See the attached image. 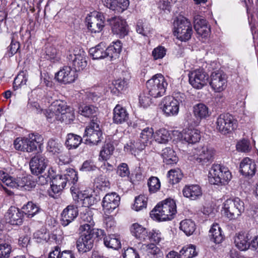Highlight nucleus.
I'll return each mask as SVG.
<instances>
[{
    "label": "nucleus",
    "instance_id": "nucleus-48",
    "mask_svg": "<svg viewBox=\"0 0 258 258\" xmlns=\"http://www.w3.org/2000/svg\"><path fill=\"white\" fill-rule=\"evenodd\" d=\"M114 147L112 144L108 143L105 144L102 148L100 152V157L103 160H107L112 154Z\"/></svg>",
    "mask_w": 258,
    "mask_h": 258
},
{
    "label": "nucleus",
    "instance_id": "nucleus-24",
    "mask_svg": "<svg viewBox=\"0 0 258 258\" xmlns=\"http://www.w3.org/2000/svg\"><path fill=\"white\" fill-rule=\"evenodd\" d=\"M80 223L79 229L89 230L90 227H94V222L93 219L92 211L89 208H84L80 214Z\"/></svg>",
    "mask_w": 258,
    "mask_h": 258
},
{
    "label": "nucleus",
    "instance_id": "nucleus-30",
    "mask_svg": "<svg viewBox=\"0 0 258 258\" xmlns=\"http://www.w3.org/2000/svg\"><path fill=\"white\" fill-rule=\"evenodd\" d=\"M24 215L28 218H32L35 215L43 212L40 206L32 201L28 202L22 207Z\"/></svg>",
    "mask_w": 258,
    "mask_h": 258
},
{
    "label": "nucleus",
    "instance_id": "nucleus-53",
    "mask_svg": "<svg viewBox=\"0 0 258 258\" xmlns=\"http://www.w3.org/2000/svg\"><path fill=\"white\" fill-rule=\"evenodd\" d=\"M75 118L74 111L71 107L67 109L64 113H62V115L58 118L61 121H64L66 124L70 123L73 121Z\"/></svg>",
    "mask_w": 258,
    "mask_h": 258
},
{
    "label": "nucleus",
    "instance_id": "nucleus-51",
    "mask_svg": "<svg viewBox=\"0 0 258 258\" xmlns=\"http://www.w3.org/2000/svg\"><path fill=\"white\" fill-rule=\"evenodd\" d=\"M52 174H50V178H51V183L55 184L56 186L62 187L63 188L66 186L67 180L64 179L62 175H55L54 171L51 169Z\"/></svg>",
    "mask_w": 258,
    "mask_h": 258
},
{
    "label": "nucleus",
    "instance_id": "nucleus-26",
    "mask_svg": "<svg viewBox=\"0 0 258 258\" xmlns=\"http://www.w3.org/2000/svg\"><path fill=\"white\" fill-rule=\"evenodd\" d=\"M255 163L248 158H244L240 164V172L245 176H252L256 170Z\"/></svg>",
    "mask_w": 258,
    "mask_h": 258
},
{
    "label": "nucleus",
    "instance_id": "nucleus-43",
    "mask_svg": "<svg viewBox=\"0 0 258 258\" xmlns=\"http://www.w3.org/2000/svg\"><path fill=\"white\" fill-rule=\"evenodd\" d=\"M97 111L98 108L93 105H83L79 108V112L80 114L87 117H96L95 114Z\"/></svg>",
    "mask_w": 258,
    "mask_h": 258
},
{
    "label": "nucleus",
    "instance_id": "nucleus-41",
    "mask_svg": "<svg viewBox=\"0 0 258 258\" xmlns=\"http://www.w3.org/2000/svg\"><path fill=\"white\" fill-rule=\"evenodd\" d=\"M153 137L156 142L160 144L167 143L170 137L169 132L165 128H160L154 133Z\"/></svg>",
    "mask_w": 258,
    "mask_h": 258
},
{
    "label": "nucleus",
    "instance_id": "nucleus-17",
    "mask_svg": "<svg viewBox=\"0 0 258 258\" xmlns=\"http://www.w3.org/2000/svg\"><path fill=\"white\" fill-rule=\"evenodd\" d=\"M48 160L42 155H37L30 161V168L33 174L38 175L43 172L47 165Z\"/></svg>",
    "mask_w": 258,
    "mask_h": 258
},
{
    "label": "nucleus",
    "instance_id": "nucleus-3",
    "mask_svg": "<svg viewBox=\"0 0 258 258\" xmlns=\"http://www.w3.org/2000/svg\"><path fill=\"white\" fill-rule=\"evenodd\" d=\"M43 140L42 137L38 134H31L28 137L17 138L13 144L17 150L30 153L36 151L37 147L41 148Z\"/></svg>",
    "mask_w": 258,
    "mask_h": 258
},
{
    "label": "nucleus",
    "instance_id": "nucleus-36",
    "mask_svg": "<svg viewBox=\"0 0 258 258\" xmlns=\"http://www.w3.org/2000/svg\"><path fill=\"white\" fill-rule=\"evenodd\" d=\"M209 236L211 240L216 243H220L223 241V235L219 224L214 223L212 225L209 231Z\"/></svg>",
    "mask_w": 258,
    "mask_h": 258
},
{
    "label": "nucleus",
    "instance_id": "nucleus-34",
    "mask_svg": "<svg viewBox=\"0 0 258 258\" xmlns=\"http://www.w3.org/2000/svg\"><path fill=\"white\" fill-rule=\"evenodd\" d=\"M161 156L163 162L168 165L174 164L178 161V157L176 156L175 152L170 147H167L162 150Z\"/></svg>",
    "mask_w": 258,
    "mask_h": 258
},
{
    "label": "nucleus",
    "instance_id": "nucleus-22",
    "mask_svg": "<svg viewBox=\"0 0 258 258\" xmlns=\"http://www.w3.org/2000/svg\"><path fill=\"white\" fill-rule=\"evenodd\" d=\"M162 104V110L166 116H174L178 114L179 106L175 99L170 96L164 98Z\"/></svg>",
    "mask_w": 258,
    "mask_h": 258
},
{
    "label": "nucleus",
    "instance_id": "nucleus-59",
    "mask_svg": "<svg viewBox=\"0 0 258 258\" xmlns=\"http://www.w3.org/2000/svg\"><path fill=\"white\" fill-rule=\"evenodd\" d=\"M87 231H88L89 234L94 241L96 238L101 239L102 238H104L106 236L104 230L100 229L94 228L93 227H90Z\"/></svg>",
    "mask_w": 258,
    "mask_h": 258
},
{
    "label": "nucleus",
    "instance_id": "nucleus-44",
    "mask_svg": "<svg viewBox=\"0 0 258 258\" xmlns=\"http://www.w3.org/2000/svg\"><path fill=\"white\" fill-rule=\"evenodd\" d=\"M46 148L48 152L55 154L61 152L62 147L57 140L50 139L48 141Z\"/></svg>",
    "mask_w": 258,
    "mask_h": 258
},
{
    "label": "nucleus",
    "instance_id": "nucleus-11",
    "mask_svg": "<svg viewBox=\"0 0 258 258\" xmlns=\"http://www.w3.org/2000/svg\"><path fill=\"white\" fill-rule=\"evenodd\" d=\"M232 115L229 113L220 114L216 121V128L222 134L230 133L235 128V122Z\"/></svg>",
    "mask_w": 258,
    "mask_h": 258
},
{
    "label": "nucleus",
    "instance_id": "nucleus-5",
    "mask_svg": "<svg viewBox=\"0 0 258 258\" xmlns=\"http://www.w3.org/2000/svg\"><path fill=\"white\" fill-rule=\"evenodd\" d=\"M167 85L164 77L160 74L155 75L146 83L149 94L154 98L164 95Z\"/></svg>",
    "mask_w": 258,
    "mask_h": 258
},
{
    "label": "nucleus",
    "instance_id": "nucleus-58",
    "mask_svg": "<svg viewBox=\"0 0 258 258\" xmlns=\"http://www.w3.org/2000/svg\"><path fill=\"white\" fill-rule=\"evenodd\" d=\"M97 169L94 162L91 160H87L83 162L81 167L80 168V170L82 172H90L95 171Z\"/></svg>",
    "mask_w": 258,
    "mask_h": 258
},
{
    "label": "nucleus",
    "instance_id": "nucleus-38",
    "mask_svg": "<svg viewBox=\"0 0 258 258\" xmlns=\"http://www.w3.org/2000/svg\"><path fill=\"white\" fill-rule=\"evenodd\" d=\"M104 244L107 247L118 249L121 247V243L118 236L110 234L104 237Z\"/></svg>",
    "mask_w": 258,
    "mask_h": 258
},
{
    "label": "nucleus",
    "instance_id": "nucleus-28",
    "mask_svg": "<svg viewBox=\"0 0 258 258\" xmlns=\"http://www.w3.org/2000/svg\"><path fill=\"white\" fill-rule=\"evenodd\" d=\"M250 235L246 233H239L235 237L234 243L239 250L245 251L251 248Z\"/></svg>",
    "mask_w": 258,
    "mask_h": 258
},
{
    "label": "nucleus",
    "instance_id": "nucleus-4",
    "mask_svg": "<svg viewBox=\"0 0 258 258\" xmlns=\"http://www.w3.org/2000/svg\"><path fill=\"white\" fill-rule=\"evenodd\" d=\"M173 33L181 41H186L191 38L193 31L190 22L186 18L179 16L173 23Z\"/></svg>",
    "mask_w": 258,
    "mask_h": 258
},
{
    "label": "nucleus",
    "instance_id": "nucleus-9",
    "mask_svg": "<svg viewBox=\"0 0 258 258\" xmlns=\"http://www.w3.org/2000/svg\"><path fill=\"white\" fill-rule=\"evenodd\" d=\"M215 150L212 147L204 146L195 150L194 155L195 162L202 166H208L214 160Z\"/></svg>",
    "mask_w": 258,
    "mask_h": 258
},
{
    "label": "nucleus",
    "instance_id": "nucleus-46",
    "mask_svg": "<svg viewBox=\"0 0 258 258\" xmlns=\"http://www.w3.org/2000/svg\"><path fill=\"white\" fill-rule=\"evenodd\" d=\"M169 179V182L170 184H174L179 182L183 177L181 170L178 169L170 170L167 174Z\"/></svg>",
    "mask_w": 258,
    "mask_h": 258
},
{
    "label": "nucleus",
    "instance_id": "nucleus-63",
    "mask_svg": "<svg viewBox=\"0 0 258 258\" xmlns=\"http://www.w3.org/2000/svg\"><path fill=\"white\" fill-rule=\"evenodd\" d=\"M166 50L163 46H158L154 49L152 55L155 59L162 58L166 54Z\"/></svg>",
    "mask_w": 258,
    "mask_h": 258
},
{
    "label": "nucleus",
    "instance_id": "nucleus-33",
    "mask_svg": "<svg viewBox=\"0 0 258 258\" xmlns=\"http://www.w3.org/2000/svg\"><path fill=\"white\" fill-rule=\"evenodd\" d=\"M154 132L152 128L149 127L145 128L140 134V137L137 140L143 149L150 144Z\"/></svg>",
    "mask_w": 258,
    "mask_h": 258
},
{
    "label": "nucleus",
    "instance_id": "nucleus-42",
    "mask_svg": "<svg viewBox=\"0 0 258 258\" xmlns=\"http://www.w3.org/2000/svg\"><path fill=\"white\" fill-rule=\"evenodd\" d=\"M75 197H78V202L79 200L82 201V204L85 208H88L90 206H92L95 204L97 202L96 199L91 195H88L87 194H83L82 192L79 194H76Z\"/></svg>",
    "mask_w": 258,
    "mask_h": 258
},
{
    "label": "nucleus",
    "instance_id": "nucleus-64",
    "mask_svg": "<svg viewBox=\"0 0 258 258\" xmlns=\"http://www.w3.org/2000/svg\"><path fill=\"white\" fill-rule=\"evenodd\" d=\"M123 258H140L136 249L130 247L125 250L122 253Z\"/></svg>",
    "mask_w": 258,
    "mask_h": 258
},
{
    "label": "nucleus",
    "instance_id": "nucleus-62",
    "mask_svg": "<svg viewBox=\"0 0 258 258\" xmlns=\"http://www.w3.org/2000/svg\"><path fill=\"white\" fill-rule=\"evenodd\" d=\"M148 253L157 257L162 258L163 254L160 249L154 244L150 243L147 245Z\"/></svg>",
    "mask_w": 258,
    "mask_h": 258
},
{
    "label": "nucleus",
    "instance_id": "nucleus-50",
    "mask_svg": "<svg viewBox=\"0 0 258 258\" xmlns=\"http://www.w3.org/2000/svg\"><path fill=\"white\" fill-rule=\"evenodd\" d=\"M63 177L67 180V182L75 184L78 181L77 172L73 168H68L66 170L65 173L62 175Z\"/></svg>",
    "mask_w": 258,
    "mask_h": 258
},
{
    "label": "nucleus",
    "instance_id": "nucleus-13",
    "mask_svg": "<svg viewBox=\"0 0 258 258\" xmlns=\"http://www.w3.org/2000/svg\"><path fill=\"white\" fill-rule=\"evenodd\" d=\"M209 83L216 92L224 90L227 86L226 75L222 71L218 70L212 73Z\"/></svg>",
    "mask_w": 258,
    "mask_h": 258
},
{
    "label": "nucleus",
    "instance_id": "nucleus-56",
    "mask_svg": "<svg viewBox=\"0 0 258 258\" xmlns=\"http://www.w3.org/2000/svg\"><path fill=\"white\" fill-rule=\"evenodd\" d=\"M12 251V247L8 242L0 244V258H9Z\"/></svg>",
    "mask_w": 258,
    "mask_h": 258
},
{
    "label": "nucleus",
    "instance_id": "nucleus-21",
    "mask_svg": "<svg viewBox=\"0 0 258 258\" xmlns=\"http://www.w3.org/2000/svg\"><path fill=\"white\" fill-rule=\"evenodd\" d=\"M78 210L76 206L70 205L68 206L61 214L60 223L65 227L69 225L77 218Z\"/></svg>",
    "mask_w": 258,
    "mask_h": 258
},
{
    "label": "nucleus",
    "instance_id": "nucleus-14",
    "mask_svg": "<svg viewBox=\"0 0 258 258\" xmlns=\"http://www.w3.org/2000/svg\"><path fill=\"white\" fill-rule=\"evenodd\" d=\"M76 72L71 67L65 66L55 74V79L58 82L63 84H71L78 78Z\"/></svg>",
    "mask_w": 258,
    "mask_h": 258
},
{
    "label": "nucleus",
    "instance_id": "nucleus-35",
    "mask_svg": "<svg viewBox=\"0 0 258 258\" xmlns=\"http://www.w3.org/2000/svg\"><path fill=\"white\" fill-rule=\"evenodd\" d=\"M131 231L132 234L140 240H147L148 230L142 225L134 223L132 225Z\"/></svg>",
    "mask_w": 258,
    "mask_h": 258
},
{
    "label": "nucleus",
    "instance_id": "nucleus-57",
    "mask_svg": "<svg viewBox=\"0 0 258 258\" xmlns=\"http://www.w3.org/2000/svg\"><path fill=\"white\" fill-rule=\"evenodd\" d=\"M28 80V77L24 73L19 74L15 79L13 87L15 89H18L26 84Z\"/></svg>",
    "mask_w": 258,
    "mask_h": 258
},
{
    "label": "nucleus",
    "instance_id": "nucleus-8",
    "mask_svg": "<svg viewBox=\"0 0 258 258\" xmlns=\"http://www.w3.org/2000/svg\"><path fill=\"white\" fill-rule=\"evenodd\" d=\"M209 174L214 180V184H226L232 178V175L229 169L221 164H213Z\"/></svg>",
    "mask_w": 258,
    "mask_h": 258
},
{
    "label": "nucleus",
    "instance_id": "nucleus-6",
    "mask_svg": "<svg viewBox=\"0 0 258 258\" xmlns=\"http://www.w3.org/2000/svg\"><path fill=\"white\" fill-rule=\"evenodd\" d=\"M86 144L97 145L101 141L102 133L100 127V121L94 117L86 127L84 135Z\"/></svg>",
    "mask_w": 258,
    "mask_h": 258
},
{
    "label": "nucleus",
    "instance_id": "nucleus-15",
    "mask_svg": "<svg viewBox=\"0 0 258 258\" xmlns=\"http://www.w3.org/2000/svg\"><path fill=\"white\" fill-rule=\"evenodd\" d=\"M79 229L80 236L77 240L76 246L80 252H86L90 250L93 247L94 240L89 234L88 230Z\"/></svg>",
    "mask_w": 258,
    "mask_h": 258
},
{
    "label": "nucleus",
    "instance_id": "nucleus-52",
    "mask_svg": "<svg viewBox=\"0 0 258 258\" xmlns=\"http://www.w3.org/2000/svg\"><path fill=\"white\" fill-rule=\"evenodd\" d=\"M147 204V198L143 195H140L135 198L133 209L137 211H140L146 208Z\"/></svg>",
    "mask_w": 258,
    "mask_h": 258
},
{
    "label": "nucleus",
    "instance_id": "nucleus-39",
    "mask_svg": "<svg viewBox=\"0 0 258 258\" xmlns=\"http://www.w3.org/2000/svg\"><path fill=\"white\" fill-rule=\"evenodd\" d=\"M82 141V138L76 134L70 133L67 135L65 142L66 147L68 149L77 148Z\"/></svg>",
    "mask_w": 258,
    "mask_h": 258
},
{
    "label": "nucleus",
    "instance_id": "nucleus-45",
    "mask_svg": "<svg viewBox=\"0 0 258 258\" xmlns=\"http://www.w3.org/2000/svg\"><path fill=\"white\" fill-rule=\"evenodd\" d=\"M197 254L196 246L193 245L185 246L179 251L181 258H192Z\"/></svg>",
    "mask_w": 258,
    "mask_h": 258
},
{
    "label": "nucleus",
    "instance_id": "nucleus-19",
    "mask_svg": "<svg viewBox=\"0 0 258 258\" xmlns=\"http://www.w3.org/2000/svg\"><path fill=\"white\" fill-rule=\"evenodd\" d=\"M7 223L13 225H20L23 223L24 214L22 210L14 206H11L5 214Z\"/></svg>",
    "mask_w": 258,
    "mask_h": 258
},
{
    "label": "nucleus",
    "instance_id": "nucleus-10",
    "mask_svg": "<svg viewBox=\"0 0 258 258\" xmlns=\"http://www.w3.org/2000/svg\"><path fill=\"white\" fill-rule=\"evenodd\" d=\"M67 59L76 71L83 70L87 65L86 52L80 47H76L73 52H70Z\"/></svg>",
    "mask_w": 258,
    "mask_h": 258
},
{
    "label": "nucleus",
    "instance_id": "nucleus-23",
    "mask_svg": "<svg viewBox=\"0 0 258 258\" xmlns=\"http://www.w3.org/2000/svg\"><path fill=\"white\" fill-rule=\"evenodd\" d=\"M69 107L64 101L60 100H56L51 104L49 109L50 112L48 114L47 117L51 118L55 117V118L58 119L59 114L61 116L62 113L67 111Z\"/></svg>",
    "mask_w": 258,
    "mask_h": 258
},
{
    "label": "nucleus",
    "instance_id": "nucleus-55",
    "mask_svg": "<svg viewBox=\"0 0 258 258\" xmlns=\"http://www.w3.org/2000/svg\"><path fill=\"white\" fill-rule=\"evenodd\" d=\"M113 5L114 7L112 11L117 13H121L128 7L129 1L128 0H115Z\"/></svg>",
    "mask_w": 258,
    "mask_h": 258
},
{
    "label": "nucleus",
    "instance_id": "nucleus-31",
    "mask_svg": "<svg viewBox=\"0 0 258 258\" xmlns=\"http://www.w3.org/2000/svg\"><path fill=\"white\" fill-rule=\"evenodd\" d=\"M182 139L188 144H194L200 141V133L196 129H185L183 131Z\"/></svg>",
    "mask_w": 258,
    "mask_h": 258
},
{
    "label": "nucleus",
    "instance_id": "nucleus-1",
    "mask_svg": "<svg viewBox=\"0 0 258 258\" xmlns=\"http://www.w3.org/2000/svg\"><path fill=\"white\" fill-rule=\"evenodd\" d=\"M176 213L175 201L167 199L159 203L151 212L150 215L158 221H166L172 219Z\"/></svg>",
    "mask_w": 258,
    "mask_h": 258
},
{
    "label": "nucleus",
    "instance_id": "nucleus-25",
    "mask_svg": "<svg viewBox=\"0 0 258 258\" xmlns=\"http://www.w3.org/2000/svg\"><path fill=\"white\" fill-rule=\"evenodd\" d=\"M129 119V114L126 109L119 104H117L113 109V121L116 124L126 122Z\"/></svg>",
    "mask_w": 258,
    "mask_h": 258
},
{
    "label": "nucleus",
    "instance_id": "nucleus-27",
    "mask_svg": "<svg viewBox=\"0 0 258 258\" xmlns=\"http://www.w3.org/2000/svg\"><path fill=\"white\" fill-rule=\"evenodd\" d=\"M193 113L198 121L206 119L211 115V112L209 107L204 103H200L193 107Z\"/></svg>",
    "mask_w": 258,
    "mask_h": 258
},
{
    "label": "nucleus",
    "instance_id": "nucleus-60",
    "mask_svg": "<svg viewBox=\"0 0 258 258\" xmlns=\"http://www.w3.org/2000/svg\"><path fill=\"white\" fill-rule=\"evenodd\" d=\"M117 173L121 177H128L130 172L127 164L125 163L120 164L117 167Z\"/></svg>",
    "mask_w": 258,
    "mask_h": 258
},
{
    "label": "nucleus",
    "instance_id": "nucleus-7",
    "mask_svg": "<svg viewBox=\"0 0 258 258\" xmlns=\"http://www.w3.org/2000/svg\"><path fill=\"white\" fill-rule=\"evenodd\" d=\"M224 215L229 220L238 218L244 211V203L239 198L227 200L223 204Z\"/></svg>",
    "mask_w": 258,
    "mask_h": 258
},
{
    "label": "nucleus",
    "instance_id": "nucleus-16",
    "mask_svg": "<svg viewBox=\"0 0 258 258\" xmlns=\"http://www.w3.org/2000/svg\"><path fill=\"white\" fill-rule=\"evenodd\" d=\"M88 29L91 33H99L104 27V17L101 13H98L96 16H91L86 18Z\"/></svg>",
    "mask_w": 258,
    "mask_h": 258
},
{
    "label": "nucleus",
    "instance_id": "nucleus-40",
    "mask_svg": "<svg viewBox=\"0 0 258 258\" xmlns=\"http://www.w3.org/2000/svg\"><path fill=\"white\" fill-rule=\"evenodd\" d=\"M179 228L187 236H190L196 230V224L191 220L185 219L180 222Z\"/></svg>",
    "mask_w": 258,
    "mask_h": 258
},
{
    "label": "nucleus",
    "instance_id": "nucleus-47",
    "mask_svg": "<svg viewBox=\"0 0 258 258\" xmlns=\"http://www.w3.org/2000/svg\"><path fill=\"white\" fill-rule=\"evenodd\" d=\"M151 30L150 25L148 22L141 20L138 21L136 31L138 33L143 36H147L150 33Z\"/></svg>",
    "mask_w": 258,
    "mask_h": 258
},
{
    "label": "nucleus",
    "instance_id": "nucleus-12",
    "mask_svg": "<svg viewBox=\"0 0 258 258\" xmlns=\"http://www.w3.org/2000/svg\"><path fill=\"white\" fill-rule=\"evenodd\" d=\"M188 77L189 83L196 89H202L209 83V75L203 69L195 70L189 74Z\"/></svg>",
    "mask_w": 258,
    "mask_h": 258
},
{
    "label": "nucleus",
    "instance_id": "nucleus-61",
    "mask_svg": "<svg viewBox=\"0 0 258 258\" xmlns=\"http://www.w3.org/2000/svg\"><path fill=\"white\" fill-rule=\"evenodd\" d=\"M195 29L198 34L204 37H207L210 32L209 26L207 25L202 27L199 25V24H198V22L197 25L195 26Z\"/></svg>",
    "mask_w": 258,
    "mask_h": 258
},
{
    "label": "nucleus",
    "instance_id": "nucleus-29",
    "mask_svg": "<svg viewBox=\"0 0 258 258\" xmlns=\"http://www.w3.org/2000/svg\"><path fill=\"white\" fill-rule=\"evenodd\" d=\"M182 193L185 197L191 200H195L202 195L201 187L197 184L185 186L182 190Z\"/></svg>",
    "mask_w": 258,
    "mask_h": 258
},
{
    "label": "nucleus",
    "instance_id": "nucleus-18",
    "mask_svg": "<svg viewBox=\"0 0 258 258\" xmlns=\"http://www.w3.org/2000/svg\"><path fill=\"white\" fill-rule=\"evenodd\" d=\"M120 197L115 192L106 194L104 197L102 205L105 213L110 214L118 206Z\"/></svg>",
    "mask_w": 258,
    "mask_h": 258
},
{
    "label": "nucleus",
    "instance_id": "nucleus-49",
    "mask_svg": "<svg viewBox=\"0 0 258 258\" xmlns=\"http://www.w3.org/2000/svg\"><path fill=\"white\" fill-rule=\"evenodd\" d=\"M149 191L150 193H155L159 190L161 184L158 178L155 176H151L148 181Z\"/></svg>",
    "mask_w": 258,
    "mask_h": 258
},
{
    "label": "nucleus",
    "instance_id": "nucleus-20",
    "mask_svg": "<svg viewBox=\"0 0 258 258\" xmlns=\"http://www.w3.org/2000/svg\"><path fill=\"white\" fill-rule=\"evenodd\" d=\"M113 34L119 35L120 37H123L128 33L126 22L119 17H113L108 19Z\"/></svg>",
    "mask_w": 258,
    "mask_h": 258
},
{
    "label": "nucleus",
    "instance_id": "nucleus-37",
    "mask_svg": "<svg viewBox=\"0 0 258 258\" xmlns=\"http://www.w3.org/2000/svg\"><path fill=\"white\" fill-rule=\"evenodd\" d=\"M89 53L93 59H103L106 57L105 47L102 43H100L95 47L90 48Z\"/></svg>",
    "mask_w": 258,
    "mask_h": 258
},
{
    "label": "nucleus",
    "instance_id": "nucleus-54",
    "mask_svg": "<svg viewBox=\"0 0 258 258\" xmlns=\"http://www.w3.org/2000/svg\"><path fill=\"white\" fill-rule=\"evenodd\" d=\"M124 150L126 152L133 154L137 150L141 151L143 150V148L142 147L138 141L136 142L131 141L124 146Z\"/></svg>",
    "mask_w": 258,
    "mask_h": 258
},
{
    "label": "nucleus",
    "instance_id": "nucleus-2",
    "mask_svg": "<svg viewBox=\"0 0 258 258\" xmlns=\"http://www.w3.org/2000/svg\"><path fill=\"white\" fill-rule=\"evenodd\" d=\"M0 179L8 186L22 190H31L35 187V181L27 176L15 178L0 170Z\"/></svg>",
    "mask_w": 258,
    "mask_h": 258
},
{
    "label": "nucleus",
    "instance_id": "nucleus-32",
    "mask_svg": "<svg viewBox=\"0 0 258 258\" xmlns=\"http://www.w3.org/2000/svg\"><path fill=\"white\" fill-rule=\"evenodd\" d=\"M122 49V46L120 41L113 42L105 49L106 57L109 58L110 60L116 59L119 56Z\"/></svg>",
    "mask_w": 258,
    "mask_h": 258
}]
</instances>
